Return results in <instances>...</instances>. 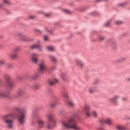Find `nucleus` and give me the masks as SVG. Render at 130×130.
Returning <instances> with one entry per match:
<instances>
[{"mask_svg":"<svg viewBox=\"0 0 130 130\" xmlns=\"http://www.w3.org/2000/svg\"><path fill=\"white\" fill-rule=\"evenodd\" d=\"M62 126L64 128H71L75 130H84L83 128L77 125L75 119L71 117L67 120H63L61 122Z\"/></svg>","mask_w":130,"mask_h":130,"instance_id":"f257e3e1","label":"nucleus"},{"mask_svg":"<svg viewBox=\"0 0 130 130\" xmlns=\"http://www.w3.org/2000/svg\"><path fill=\"white\" fill-rule=\"evenodd\" d=\"M46 117L49 122L46 126L47 128L52 129V128L55 127L56 126V121L53 118V117H54V115L52 113H49L47 114Z\"/></svg>","mask_w":130,"mask_h":130,"instance_id":"f03ea898","label":"nucleus"},{"mask_svg":"<svg viewBox=\"0 0 130 130\" xmlns=\"http://www.w3.org/2000/svg\"><path fill=\"white\" fill-rule=\"evenodd\" d=\"M19 114L16 116L18 122L19 124H24L25 122V118H26V114L27 113V110L24 109H22L20 111L18 110Z\"/></svg>","mask_w":130,"mask_h":130,"instance_id":"7ed1b4c3","label":"nucleus"},{"mask_svg":"<svg viewBox=\"0 0 130 130\" xmlns=\"http://www.w3.org/2000/svg\"><path fill=\"white\" fill-rule=\"evenodd\" d=\"M13 115H7L3 116V121L7 125L8 128L14 127V120L12 119Z\"/></svg>","mask_w":130,"mask_h":130,"instance_id":"20e7f679","label":"nucleus"},{"mask_svg":"<svg viewBox=\"0 0 130 130\" xmlns=\"http://www.w3.org/2000/svg\"><path fill=\"white\" fill-rule=\"evenodd\" d=\"M16 36L17 37H20L21 38L22 41H25L26 42H29L33 40L32 39H29V38H28V37L23 32H17L16 34Z\"/></svg>","mask_w":130,"mask_h":130,"instance_id":"39448f33","label":"nucleus"},{"mask_svg":"<svg viewBox=\"0 0 130 130\" xmlns=\"http://www.w3.org/2000/svg\"><path fill=\"white\" fill-rule=\"evenodd\" d=\"M100 122L102 125H103L104 123L108 124V125H111L113 123L112 119L107 118L106 119H101L100 120Z\"/></svg>","mask_w":130,"mask_h":130,"instance_id":"423d86ee","label":"nucleus"},{"mask_svg":"<svg viewBox=\"0 0 130 130\" xmlns=\"http://www.w3.org/2000/svg\"><path fill=\"white\" fill-rule=\"evenodd\" d=\"M120 96L118 94H116L113 95L112 98L110 99V101L113 103V104H114L115 105H117V104H118V99H119Z\"/></svg>","mask_w":130,"mask_h":130,"instance_id":"0eeeda50","label":"nucleus"},{"mask_svg":"<svg viewBox=\"0 0 130 130\" xmlns=\"http://www.w3.org/2000/svg\"><path fill=\"white\" fill-rule=\"evenodd\" d=\"M39 56V55L36 53H33L31 55V61H32L34 63H35V64H37V63H38Z\"/></svg>","mask_w":130,"mask_h":130,"instance_id":"6e6552de","label":"nucleus"},{"mask_svg":"<svg viewBox=\"0 0 130 130\" xmlns=\"http://www.w3.org/2000/svg\"><path fill=\"white\" fill-rule=\"evenodd\" d=\"M37 122L38 124V128L41 129L44 128V124H45V122L41 119L38 118L37 119Z\"/></svg>","mask_w":130,"mask_h":130,"instance_id":"1a4fd4ad","label":"nucleus"},{"mask_svg":"<svg viewBox=\"0 0 130 130\" xmlns=\"http://www.w3.org/2000/svg\"><path fill=\"white\" fill-rule=\"evenodd\" d=\"M83 109L85 110V115L87 117H90V106L88 105H85L84 107H83Z\"/></svg>","mask_w":130,"mask_h":130,"instance_id":"9d476101","label":"nucleus"},{"mask_svg":"<svg viewBox=\"0 0 130 130\" xmlns=\"http://www.w3.org/2000/svg\"><path fill=\"white\" fill-rule=\"evenodd\" d=\"M38 49V50L40 52L43 51V47L40 46V45L39 44L34 45L30 47V49Z\"/></svg>","mask_w":130,"mask_h":130,"instance_id":"9b49d317","label":"nucleus"},{"mask_svg":"<svg viewBox=\"0 0 130 130\" xmlns=\"http://www.w3.org/2000/svg\"><path fill=\"white\" fill-rule=\"evenodd\" d=\"M39 69L40 72H45V71H46L47 67H46V64H45V62L42 61L41 62L39 65Z\"/></svg>","mask_w":130,"mask_h":130,"instance_id":"f8f14e48","label":"nucleus"},{"mask_svg":"<svg viewBox=\"0 0 130 130\" xmlns=\"http://www.w3.org/2000/svg\"><path fill=\"white\" fill-rule=\"evenodd\" d=\"M76 64L79 68H83L84 67V62L79 59L76 60Z\"/></svg>","mask_w":130,"mask_h":130,"instance_id":"ddd939ff","label":"nucleus"},{"mask_svg":"<svg viewBox=\"0 0 130 130\" xmlns=\"http://www.w3.org/2000/svg\"><path fill=\"white\" fill-rule=\"evenodd\" d=\"M9 57L12 59H16V58H18V53L14 52L9 54Z\"/></svg>","mask_w":130,"mask_h":130,"instance_id":"4468645a","label":"nucleus"},{"mask_svg":"<svg viewBox=\"0 0 130 130\" xmlns=\"http://www.w3.org/2000/svg\"><path fill=\"white\" fill-rule=\"evenodd\" d=\"M90 116H93V117H94V118H96L98 116V114L97 113V112L95 111H90L89 113Z\"/></svg>","mask_w":130,"mask_h":130,"instance_id":"2eb2a0df","label":"nucleus"},{"mask_svg":"<svg viewBox=\"0 0 130 130\" xmlns=\"http://www.w3.org/2000/svg\"><path fill=\"white\" fill-rule=\"evenodd\" d=\"M57 83H58V80L56 78L53 79V80L49 81V83L51 85H54V84H57Z\"/></svg>","mask_w":130,"mask_h":130,"instance_id":"dca6fc26","label":"nucleus"},{"mask_svg":"<svg viewBox=\"0 0 130 130\" xmlns=\"http://www.w3.org/2000/svg\"><path fill=\"white\" fill-rule=\"evenodd\" d=\"M49 58L50 60L52 61V62H54V63H55L56 62H57V60H56V58H55V57L52 55H49Z\"/></svg>","mask_w":130,"mask_h":130,"instance_id":"f3484780","label":"nucleus"},{"mask_svg":"<svg viewBox=\"0 0 130 130\" xmlns=\"http://www.w3.org/2000/svg\"><path fill=\"white\" fill-rule=\"evenodd\" d=\"M88 91L89 93H94L95 91H96V87H90L88 89Z\"/></svg>","mask_w":130,"mask_h":130,"instance_id":"a211bd4d","label":"nucleus"},{"mask_svg":"<svg viewBox=\"0 0 130 130\" xmlns=\"http://www.w3.org/2000/svg\"><path fill=\"white\" fill-rule=\"evenodd\" d=\"M125 60V59L124 58H121L119 59H117L115 60V63H121L123 61H124Z\"/></svg>","mask_w":130,"mask_h":130,"instance_id":"6ab92c4d","label":"nucleus"},{"mask_svg":"<svg viewBox=\"0 0 130 130\" xmlns=\"http://www.w3.org/2000/svg\"><path fill=\"white\" fill-rule=\"evenodd\" d=\"M24 91L23 89H19L17 92V95L18 97H20V96H22L23 94H24Z\"/></svg>","mask_w":130,"mask_h":130,"instance_id":"aec40b11","label":"nucleus"},{"mask_svg":"<svg viewBox=\"0 0 130 130\" xmlns=\"http://www.w3.org/2000/svg\"><path fill=\"white\" fill-rule=\"evenodd\" d=\"M8 94L5 92H0V98H7Z\"/></svg>","mask_w":130,"mask_h":130,"instance_id":"412c9836","label":"nucleus"},{"mask_svg":"<svg viewBox=\"0 0 130 130\" xmlns=\"http://www.w3.org/2000/svg\"><path fill=\"white\" fill-rule=\"evenodd\" d=\"M66 104L69 106H71V107H73V106H74L75 104H74V102L72 101H68V102H66Z\"/></svg>","mask_w":130,"mask_h":130,"instance_id":"4be33fe9","label":"nucleus"},{"mask_svg":"<svg viewBox=\"0 0 130 130\" xmlns=\"http://www.w3.org/2000/svg\"><path fill=\"white\" fill-rule=\"evenodd\" d=\"M116 128L118 130H124L125 129V128L124 127L122 126L121 125H116Z\"/></svg>","mask_w":130,"mask_h":130,"instance_id":"5701e85b","label":"nucleus"},{"mask_svg":"<svg viewBox=\"0 0 130 130\" xmlns=\"http://www.w3.org/2000/svg\"><path fill=\"white\" fill-rule=\"evenodd\" d=\"M8 87L10 89L13 88V87H14V82H13V81H8Z\"/></svg>","mask_w":130,"mask_h":130,"instance_id":"b1692460","label":"nucleus"},{"mask_svg":"<svg viewBox=\"0 0 130 130\" xmlns=\"http://www.w3.org/2000/svg\"><path fill=\"white\" fill-rule=\"evenodd\" d=\"M105 37L103 36H99L98 37V39L99 41H103L105 39Z\"/></svg>","mask_w":130,"mask_h":130,"instance_id":"393cba45","label":"nucleus"},{"mask_svg":"<svg viewBox=\"0 0 130 130\" xmlns=\"http://www.w3.org/2000/svg\"><path fill=\"white\" fill-rule=\"evenodd\" d=\"M14 52L17 53L18 51H20V47H16L13 49Z\"/></svg>","mask_w":130,"mask_h":130,"instance_id":"a878e982","label":"nucleus"},{"mask_svg":"<svg viewBox=\"0 0 130 130\" xmlns=\"http://www.w3.org/2000/svg\"><path fill=\"white\" fill-rule=\"evenodd\" d=\"M38 78V75L35 74L31 76L30 79H32V80H36Z\"/></svg>","mask_w":130,"mask_h":130,"instance_id":"bb28decb","label":"nucleus"},{"mask_svg":"<svg viewBox=\"0 0 130 130\" xmlns=\"http://www.w3.org/2000/svg\"><path fill=\"white\" fill-rule=\"evenodd\" d=\"M45 17H46L47 18H48L49 17H51L52 16V13H45L44 14Z\"/></svg>","mask_w":130,"mask_h":130,"instance_id":"cd10ccee","label":"nucleus"},{"mask_svg":"<svg viewBox=\"0 0 130 130\" xmlns=\"http://www.w3.org/2000/svg\"><path fill=\"white\" fill-rule=\"evenodd\" d=\"M47 48H48V50H50V51H53V50H54V47H52L51 46H48Z\"/></svg>","mask_w":130,"mask_h":130,"instance_id":"c85d7f7f","label":"nucleus"},{"mask_svg":"<svg viewBox=\"0 0 130 130\" xmlns=\"http://www.w3.org/2000/svg\"><path fill=\"white\" fill-rule=\"evenodd\" d=\"M63 96L64 98H66V99H68L69 98V93H68V92H64L63 93Z\"/></svg>","mask_w":130,"mask_h":130,"instance_id":"c756f323","label":"nucleus"},{"mask_svg":"<svg viewBox=\"0 0 130 130\" xmlns=\"http://www.w3.org/2000/svg\"><path fill=\"white\" fill-rule=\"evenodd\" d=\"M50 106H51V107L52 108H54V107H55L56 106V104H55V102L51 103V104H50Z\"/></svg>","mask_w":130,"mask_h":130,"instance_id":"7c9ffc66","label":"nucleus"},{"mask_svg":"<svg viewBox=\"0 0 130 130\" xmlns=\"http://www.w3.org/2000/svg\"><path fill=\"white\" fill-rule=\"evenodd\" d=\"M63 11L65 12L66 14H72V12L69 10L63 9Z\"/></svg>","mask_w":130,"mask_h":130,"instance_id":"2f4dec72","label":"nucleus"},{"mask_svg":"<svg viewBox=\"0 0 130 130\" xmlns=\"http://www.w3.org/2000/svg\"><path fill=\"white\" fill-rule=\"evenodd\" d=\"M115 23L116 24V25H120V24H122V21L120 20H116L115 22Z\"/></svg>","mask_w":130,"mask_h":130,"instance_id":"473e14b6","label":"nucleus"},{"mask_svg":"<svg viewBox=\"0 0 130 130\" xmlns=\"http://www.w3.org/2000/svg\"><path fill=\"white\" fill-rule=\"evenodd\" d=\"M92 84L93 85H97V84H99V79L95 80L93 82Z\"/></svg>","mask_w":130,"mask_h":130,"instance_id":"72a5a7b5","label":"nucleus"},{"mask_svg":"<svg viewBox=\"0 0 130 130\" xmlns=\"http://www.w3.org/2000/svg\"><path fill=\"white\" fill-rule=\"evenodd\" d=\"M6 80L7 81V83L8 82H11V81H9V80H10V79H11V77L9 75H6L5 77Z\"/></svg>","mask_w":130,"mask_h":130,"instance_id":"f704fd0d","label":"nucleus"},{"mask_svg":"<svg viewBox=\"0 0 130 130\" xmlns=\"http://www.w3.org/2000/svg\"><path fill=\"white\" fill-rule=\"evenodd\" d=\"M44 40H45V41H47V40H48L49 38L48 37H47V36H44Z\"/></svg>","mask_w":130,"mask_h":130,"instance_id":"c9c22d12","label":"nucleus"},{"mask_svg":"<svg viewBox=\"0 0 130 130\" xmlns=\"http://www.w3.org/2000/svg\"><path fill=\"white\" fill-rule=\"evenodd\" d=\"M66 78H67V75L64 74H62V79H63V80H66Z\"/></svg>","mask_w":130,"mask_h":130,"instance_id":"e433bc0d","label":"nucleus"},{"mask_svg":"<svg viewBox=\"0 0 130 130\" xmlns=\"http://www.w3.org/2000/svg\"><path fill=\"white\" fill-rule=\"evenodd\" d=\"M3 4H10V1H9V0H3Z\"/></svg>","mask_w":130,"mask_h":130,"instance_id":"4c0bfd02","label":"nucleus"},{"mask_svg":"<svg viewBox=\"0 0 130 130\" xmlns=\"http://www.w3.org/2000/svg\"><path fill=\"white\" fill-rule=\"evenodd\" d=\"M122 101L123 102H125V101H127V99L126 98L123 97L122 98Z\"/></svg>","mask_w":130,"mask_h":130,"instance_id":"58836bf2","label":"nucleus"},{"mask_svg":"<svg viewBox=\"0 0 130 130\" xmlns=\"http://www.w3.org/2000/svg\"><path fill=\"white\" fill-rule=\"evenodd\" d=\"M109 25H110V21H107L105 24V26H109Z\"/></svg>","mask_w":130,"mask_h":130,"instance_id":"ea45409f","label":"nucleus"},{"mask_svg":"<svg viewBox=\"0 0 130 130\" xmlns=\"http://www.w3.org/2000/svg\"><path fill=\"white\" fill-rule=\"evenodd\" d=\"M0 64H5V60H0Z\"/></svg>","mask_w":130,"mask_h":130,"instance_id":"a19ab883","label":"nucleus"},{"mask_svg":"<svg viewBox=\"0 0 130 130\" xmlns=\"http://www.w3.org/2000/svg\"><path fill=\"white\" fill-rule=\"evenodd\" d=\"M59 113H60L61 114H63L64 113V110H60L59 111Z\"/></svg>","mask_w":130,"mask_h":130,"instance_id":"79ce46f5","label":"nucleus"},{"mask_svg":"<svg viewBox=\"0 0 130 130\" xmlns=\"http://www.w3.org/2000/svg\"><path fill=\"white\" fill-rule=\"evenodd\" d=\"M39 87V86L38 85H35L34 86V88L35 89H38V87Z\"/></svg>","mask_w":130,"mask_h":130,"instance_id":"37998d69","label":"nucleus"},{"mask_svg":"<svg viewBox=\"0 0 130 130\" xmlns=\"http://www.w3.org/2000/svg\"><path fill=\"white\" fill-rule=\"evenodd\" d=\"M4 7V3L0 4V9H2Z\"/></svg>","mask_w":130,"mask_h":130,"instance_id":"c03bdc74","label":"nucleus"},{"mask_svg":"<svg viewBox=\"0 0 130 130\" xmlns=\"http://www.w3.org/2000/svg\"><path fill=\"white\" fill-rule=\"evenodd\" d=\"M51 70L52 71H53L54 70H55V66H52V67H51Z\"/></svg>","mask_w":130,"mask_h":130,"instance_id":"a18cd8bd","label":"nucleus"},{"mask_svg":"<svg viewBox=\"0 0 130 130\" xmlns=\"http://www.w3.org/2000/svg\"><path fill=\"white\" fill-rule=\"evenodd\" d=\"M36 32H38V33H41V30L39 29H36Z\"/></svg>","mask_w":130,"mask_h":130,"instance_id":"49530a36","label":"nucleus"},{"mask_svg":"<svg viewBox=\"0 0 130 130\" xmlns=\"http://www.w3.org/2000/svg\"><path fill=\"white\" fill-rule=\"evenodd\" d=\"M29 19H34V16H32V15L30 16H29Z\"/></svg>","mask_w":130,"mask_h":130,"instance_id":"de8ad7c7","label":"nucleus"},{"mask_svg":"<svg viewBox=\"0 0 130 130\" xmlns=\"http://www.w3.org/2000/svg\"><path fill=\"white\" fill-rule=\"evenodd\" d=\"M126 80L127 82H130V78H127V79H126Z\"/></svg>","mask_w":130,"mask_h":130,"instance_id":"09e8293b","label":"nucleus"},{"mask_svg":"<svg viewBox=\"0 0 130 130\" xmlns=\"http://www.w3.org/2000/svg\"><path fill=\"white\" fill-rule=\"evenodd\" d=\"M38 14H43V12L42 11H38Z\"/></svg>","mask_w":130,"mask_h":130,"instance_id":"8fccbe9b","label":"nucleus"},{"mask_svg":"<svg viewBox=\"0 0 130 130\" xmlns=\"http://www.w3.org/2000/svg\"><path fill=\"white\" fill-rule=\"evenodd\" d=\"M10 67H12V64H9Z\"/></svg>","mask_w":130,"mask_h":130,"instance_id":"3c124183","label":"nucleus"},{"mask_svg":"<svg viewBox=\"0 0 130 130\" xmlns=\"http://www.w3.org/2000/svg\"><path fill=\"white\" fill-rule=\"evenodd\" d=\"M38 42L39 43V42H40L39 41Z\"/></svg>","mask_w":130,"mask_h":130,"instance_id":"603ef678","label":"nucleus"},{"mask_svg":"<svg viewBox=\"0 0 130 130\" xmlns=\"http://www.w3.org/2000/svg\"><path fill=\"white\" fill-rule=\"evenodd\" d=\"M8 68H10V66H8Z\"/></svg>","mask_w":130,"mask_h":130,"instance_id":"864d4df0","label":"nucleus"}]
</instances>
